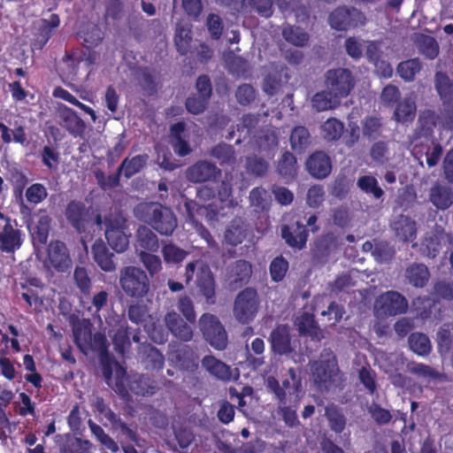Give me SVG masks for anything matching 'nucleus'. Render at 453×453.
Segmentation results:
<instances>
[{
    "mask_svg": "<svg viewBox=\"0 0 453 453\" xmlns=\"http://www.w3.org/2000/svg\"><path fill=\"white\" fill-rule=\"evenodd\" d=\"M45 265L58 273H65L72 267L69 250L65 242L57 240L49 243Z\"/></svg>",
    "mask_w": 453,
    "mask_h": 453,
    "instance_id": "12",
    "label": "nucleus"
},
{
    "mask_svg": "<svg viewBox=\"0 0 453 453\" xmlns=\"http://www.w3.org/2000/svg\"><path fill=\"white\" fill-rule=\"evenodd\" d=\"M221 175V170L214 163L199 160L186 171L187 179L193 183L216 180Z\"/></svg>",
    "mask_w": 453,
    "mask_h": 453,
    "instance_id": "16",
    "label": "nucleus"
},
{
    "mask_svg": "<svg viewBox=\"0 0 453 453\" xmlns=\"http://www.w3.org/2000/svg\"><path fill=\"white\" fill-rule=\"evenodd\" d=\"M431 203L439 210H446L453 203L452 189L441 184H434L429 194Z\"/></svg>",
    "mask_w": 453,
    "mask_h": 453,
    "instance_id": "26",
    "label": "nucleus"
},
{
    "mask_svg": "<svg viewBox=\"0 0 453 453\" xmlns=\"http://www.w3.org/2000/svg\"><path fill=\"white\" fill-rule=\"evenodd\" d=\"M164 321L169 332L178 340L184 342L192 340L194 332L191 326L177 312H167L165 315Z\"/></svg>",
    "mask_w": 453,
    "mask_h": 453,
    "instance_id": "18",
    "label": "nucleus"
},
{
    "mask_svg": "<svg viewBox=\"0 0 453 453\" xmlns=\"http://www.w3.org/2000/svg\"><path fill=\"white\" fill-rule=\"evenodd\" d=\"M130 328L128 326H120L118 328L112 337V343L117 353L124 356L130 349Z\"/></svg>",
    "mask_w": 453,
    "mask_h": 453,
    "instance_id": "44",
    "label": "nucleus"
},
{
    "mask_svg": "<svg viewBox=\"0 0 453 453\" xmlns=\"http://www.w3.org/2000/svg\"><path fill=\"white\" fill-rule=\"evenodd\" d=\"M306 168L312 177L322 180L332 171L331 158L324 151H315L307 158Z\"/></svg>",
    "mask_w": 453,
    "mask_h": 453,
    "instance_id": "19",
    "label": "nucleus"
},
{
    "mask_svg": "<svg viewBox=\"0 0 453 453\" xmlns=\"http://www.w3.org/2000/svg\"><path fill=\"white\" fill-rule=\"evenodd\" d=\"M91 407L96 412L104 415V418L111 423L113 428H119L121 433L130 441L138 443L139 434L137 432L130 428L127 423L123 422L121 418L106 404L104 399L101 396H96L91 402Z\"/></svg>",
    "mask_w": 453,
    "mask_h": 453,
    "instance_id": "11",
    "label": "nucleus"
},
{
    "mask_svg": "<svg viewBox=\"0 0 453 453\" xmlns=\"http://www.w3.org/2000/svg\"><path fill=\"white\" fill-rule=\"evenodd\" d=\"M391 226L395 236L403 242H413L417 237L416 222L409 216L399 215Z\"/></svg>",
    "mask_w": 453,
    "mask_h": 453,
    "instance_id": "22",
    "label": "nucleus"
},
{
    "mask_svg": "<svg viewBox=\"0 0 453 453\" xmlns=\"http://www.w3.org/2000/svg\"><path fill=\"white\" fill-rule=\"evenodd\" d=\"M282 36L287 42L296 47H304L310 40L307 32L293 25H287L282 28Z\"/></svg>",
    "mask_w": 453,
    "mask_h": 453,
    "instance_id": "32",
    "label": "nucleus"
},
{
    "mask_svg": "<svg viewBox=\"0 0 453 453\" xmlns=\"http://www.w3.org/2000/svg\"><path fill=\"white\" fill-rule=\"evenodd\" d=\"M341 101L336 99L334 95L330 94L329 89L317 92L311 98L312 107L318 111H324L336 108L340 105Z\"/></svg>",
    "mask_w": 453,
    "mask_h": 453,
    "instance_id": "36",
    "label": "nucleus"
},
{
    "mask_svg": "<svg viewBox=\"0 0 453 453\" xmlns=\"http://www.w3.org/2000/svg\"><path fill=\"white\" fill-rule=\"evenodd\" d=\"M289 268L288 261L283 256L274 257L269 265V273L273 281H281L288 273Z\"/></svg>",
    "mask_w": 453,
    "mask_h": 453,
    "instance_id": "46",
    "label": "nucleus"
},
{
    "mask_svg": "<svg viewBox=\"0 0 453 453\" xmlns=\"http://www.w3.org/2000/svg\"><path fill=\"white\" fill-rule=\"evenodd\" d=\"M104 223L105 225L104 235L111 248L118 253H122L128 248L129 235L125 229V223L118 219H111V217H105Z\"/></svg>",
    "mask_w": 453,
    "mask_h": 453,
    "instance_id": "13",
    "label": "nucleus"
},
{
    "mask_svg": "<svg viewBox=\"0 0 453 453\" xmlns=\"http://www.w3.org/2000/svg\"><path fill=\"white\" fill-rule=\"evenodd\" d=\"M281 236L290 248L302 250L306 247L309 231L303 223L297 220L291 225H284L281 227Z\"/></svg>",
    "mask_w": 453,
    "mask_h": 453,
    "instance_id": "17",
    "label": "nucleus"
},
{
    "mask_svg": "<svg viewBox=\"0 0 453 453\" xmlns=\"http://www.w3.org/2000/svg\"><path fill=\"white\" fill-rule=\"evenodd\" d=\"M375 309L381 316H396L405 313L408 302L402 294L393 290L387 291L376 299Z\"/></svg>",
    "mask_w": 453,
    "mask_h": 453,
    "instance_id": "10",
    "label": "nucleus"
},
{
    "mask_svg": "<svg viewBox=\"0 0 453 453\" xmlns=\"http://www.w3.org/2000/svg\"><path fill=\"white\" fill-rule=\"evenodd\" d=\"M344 130V125L335 118H330L322 125L323 136L327 141L340 139Z\"/></svg>",
    "mask_w": 453,
    "mask_h": 453,
    "instance_id": "48",
    "label": "nucleus"
},
{
    "mask_svg": "<svg viewBox=\"0 0 453 453\" xmlns=\"http://www.w3.org/2000/svg\"><path fill=\"white\" fill-rule=\"evenodd\" d=\"M418 48L419 51L429 59H434L439 54L438 42L429 35H422Z\"/></svg>",
    "mask_w": 453,
    "mask_h": 453,
    "instance_id": "59",
    "label": "nucleus"
},
{
    "mask_svg": "<svg viewBox=\"0 0 453 453\" xmlns=\"http://www.w3.org/2000/svg\"><path fill=\"white\" fill-rule=\"evenodd\" d=\"M269 165L268 163L262 157H258L257 156L248 157L246 158V169L247 172L250 174H253L257 177L264 176L268 171Z\"/></svg>",
    "mask_w": 453,
    "mask_h": 453,
    "instance_id": "57",
    "label": "nucleus"
},
{
    "mask_svg": "<svg viewBox=\"0 0 453 453\" xmlns=\"http://www.w3.org/2000/svg\"><path fill=\"white\" fill-rule=\"evenodd\" d=\"M357 186L362 191L372 195L376 199L381 198L384 195L383 189L379 186L377 179L373 176H361L357 180Z\"/></svg>",
    "mask_w": 453,
    "mask_h": 453,
    "instance_id": "50",
    "label": "nucleus"
},
{
    "mask_svg": "<svg viewBox=\"0 0 453 453\" xmlns=\"http://www.w3.org/2000/svg\"><path fill=\"white\" fill-rule=\"evenodd\" d=\"M148 155H136L132 158L126 157L120 164L119 172H122L125 178L129 179L141 172L146 165Z\"/></svg>",
    "mask_w": 453,
    "mask_h": 453,
    "instance_id": "34",
    "label": "nucleus"
},
{
    "mask_svg": "<svg viewBox=\"0 0 453 453\" xmlns=\"http://www.w3.org/2000/svg\"><path fill=\"white\" fill-rule=\"evenodd\" d=\"M251 274V264L243 259L237 260L232 268V276L234 277L232 283H234L235 287H242L249 282Z\"/></svg>",
    "mask_w": 453,
    "mask_h": 453,
    "instance_id": "38",
    "label": "nucleus"
},
{
    "mask_svg": "<svg viewBox=\"0 0 453 453\" xmlns=\"http://www.w3.org/2000/svg\"><path fill=\"white\" fill-rule=\"evenodd\" d=\"M119 283L124 293L131 297H143L150 288L146 273L135 266H127L120 271Z\"/></svg>",
    "mask_w": 453,
    "mask_h": 453,
    "instance_id": "5",
    "label": "nucleus"
},
{
    "mask_svg": "<svg viewBox=\"0 0 453 453\" xmlns=\"http://www.w3.org/2000/svg\"><path fill=\"white\" fill-rule=\"evenodd\" d=\"M297 168L296 158L289 151H285L278 160L277 172L287 182L296 177Z\"/></svg>",
    "mask_w": 453,
    "mask_h": 453,
    "instance_id": "30",
    "label": "nucleus"
},
{
    "mask_svg": "<svg viewBox=\"0 0 453 453\" xmlns=\"http://www.w3.org/2000/svg\"><path fill=\"white\" fill-rule=\"evenodd\" d=\"M136 249L147 252H157L159 242L157 234L148 226H140L136 231Z\"/></svg>",
    "mask_w": 453,
    "mask_h": 453,
    "instance_id": "27",
    "label": "nucleus"
},
{
    "mask_svg": "<svg viewBox=\"0 0 453 453\" xmlns=\"http://www.w3.org/2000/svg\"><path fill=\"white\" fill-rule=\"evenodd\" d=\"M73 280L80 291L87 296L91 289V279L86 268L76 266L73 273Z\"/></svg>",
    "mask_w": 453,
    "mask_h": 453,
    "instance_id": "58",
    "label": "nucleus"
},
{
    "mask_svg": "<svg viewBox=\"0 0 453 453\" xmlns=\"http://www.w3.org/2000/svg\"><path fill=\"white\" fill-rule=\"evenodd\" d=\"M416 116V104L411 99L399 102L395 109L394 117L397 122H411Z\"/></svg>",
    "mask_w": 453,
    "mask_h": 453,
    "instance_id": "40",
    "label": "nucleus"
},
{
    "mask_svg": "<svg viewBox=\"0 0 453 453\" xmlns=\"http://www.w3.org/2000/svg\"><path fill=\"white\" fill-rule=\"evenodd\" d=\"M23 365L25 369L31 372L25 375V380L31 383L35 388H41L42 386V377L36 372V365L33 356L30 354L24 355Z\"/></svg>",
    "mask_w": 453,
    "mask_h": 453,
    "instance_id": "49",
    "label": "nucleus"
},
{
    "mask_svg": "<svg viewBox=\"0 0 453 453\" xmlns=\"http://www.w3.org/2000/svg\"><path fill=\"white\" fill-rule=\"evenodd\" d=\"M75 342L78 346L82 349L93 351H106L107 339L105 335L100 332L93 334L91 330H84L83 332L74 331Z\"/></svg>",
    "mask_w": 453,
    "mask_h": 453,
    "instance_id": "20",
    "label": "nucleus"
},
{
    "mask_svg": "<svg viewBox=\"0 0 453 453\" xmlns=\"http://www.w3.org/2000/svg\"><path fill=\"white\" fill-rule=\"evenodd\" d=\"M178 310L185 317L188 322L195 323L196 314L194 308V303L190 296L188 295L180 296L178 299Z\"/></svg>",
    "mask_w": 453,
    "mask_h": 453,
    "instance_id": "60",
    "label": "nucleus"
},
{
    "mask_svg": "<svg viewBox=\"0 0 453 453\" xmlns=\"http://www.w3.org/2000/svg\"><path fill=\"white\" fill-rule=\"evenodd\" d=\"M410 349L419 356L428 355L431 351V343L428 336L422 333H412L408 338Z\"/></svg>",
    "mask_w": 453,
    "mask_h": 453,
    "instance_id": "42",
    "label": "nucleus"
},
{
    "mask_svg": "<svg viewBox=\"0 0 453 453\" xmlns=\"http://www.w3.org/2000/svg\"><path fill=\"white\" fill-rule=\"evenodd\" d=\"M338 372L337 365L330 360L316 361L311 365L312 379L319 389L328 390L334 384Z\"/></svg>",
    "mask_w": 453,
    "mask_h": 453,
    "instance_id": "14",
    "label": "nucleus"
},
{
    "mask_svg": "<svg viewBox=\"0 0 453 453\" xmlns=\"http://www.w3.org/2000/svg\"><path fill=\"white\" fill-rule=\"evenodd\" d=\"M388 145L384 141L375 142L370 149L372 159L380 165L385 164L388 160Z\"/></svg>",
    "mask_w": 453,
    "mask_h": 453,
    "instance_id": "61",
    "label": "nucleus"
},
{
    "mask_svg": "<svg viewBox=\"0 0 453 453\" xmlns=\"http://www.w3.org/2000/svg\"><path fill=\"white\" fill-rule=\"evenodd\" d=\"M325 416L330 429L335 434H342L347 425V418L342 410L335 405H328L325 410Z\"/></svg>",
    "mask_w": 453,
    "mask_h": 453,
    "instance_id": "33",
    "label": "nucleus"
},
{
    "mask_svg": "<svg viewBox=\"0 0 453 453\" xmlns=\"http://www.w3.org/2000/svg\"><path fill=\"white\" fill-rule=\"evenodd\" d=\"M382 123L378 117H366L363 121V135L368 139H376L381 134Z\"/></svg>",
    "mask_w": 453,
    "mask_h": 453,
    "instance_id": "53",
    "label": "nucleus"
},
{
    "mask_svg": "<svg viewBox=\"0 0 453 453\" xmlns=\"http://www.w3.org/2000/svg\"><path fill=\"white\" fill-rule=\"evenodd\" d=\"M247 229L244 220L240 217H235L227 226L224 238L226 244L237 246L246 238Z\"/></svg>",
    "mask_w": 453,
    "mask_h": 453,
    "instance_id": "25",
    "label": "nucleus"
},
{
    "mask_svg": "<svg viewBox=\"0 0 453 453\" xmlns=\"http://www.w3.org/2000/svg\"><path fill=\"white\" fill-rule=\"evenodd\" d=\"M281 87L282 83L280 74L277 73H270L265 77L263 82V90L268 96L276 95L280 90Z\"/></svg>",
    "mask_w": 453,
    "mask_h": 453,
    "instance_id": "64",
    "label": "nucleus"
},
{
    "mask_svg": "<svg viewBox=\"0 0 453 453\" xmlns=\"http://www.w3.org/2000/svg\"><path fill=\"white\" fill-rule=\"evenodd\" d=\"M174 359L181 370L195 372L198 368L199 357L188 345L179 347L174 352Z\"/></svg>",
    "mask_w": 453,
    "mask_h": 453,
    "instance_id": "24",
    "label": "nucleus"
},
{
    "mask_svg": "<svg viewBox=\"0 0 453 453\" xmlns=\"http://www.w3.org/2000/svg\"><path fill=\"white\" fill-rule=\"evenodd\" d=\"M65 217L68 224L79 234L95 231V226L102 229L104 220L100 212L87 206L81 200H71L65 209Z\"/></svg>",
    "mask_w": 453,
    "mask_h": 453,
    "instance_id": "2",
    "label": "nucleus"
},
{
    "mask_svg": "<svg viewBox=\"0 0 453 453\" xmlns=\"http://www.w3.org/2000/svg\"><path fill=\"white\" fill-rule=\"evenodd\" d=\"M51 222L52 219L47 213V211L45 210H40L35 234L37 240L42 244H45L47 242L49 234L51 228Z\"/></svg>",
    "mask_w": 453,
    "mask_h": 453,
    "instance_id": "47",
    "label": "nucleus"
},
{
    "mask_svg": "<svg viewBox=\"0 0 453 453\" xmlns=\"http://www.w3.org/2000/svg\"><path fill=\"white\" fill-rule=\"evenodd\" d=\"M434 87L441 101H453V81L447 73L436 72Z\"/></svg>",
    "mask_w": 453,
    "mask_h": 453,
    "instance_id": "37",
    "label": "nucleus"
},
{
    "mask_svg": "<svg viewBox=\"0 0 453 453\" xmlns=\"http://www.w3.org/2000/svg\"><path fill=\"white\" fill-rule=\"evenodd\" d=\"M22 232L16 220L0 211V250L13 255L23 244Z\"/></svg>",
    "mask_w": 453,
    "mask_h": 453,
    "instance_id": "8",
    "label": "nucleus"
},
{
    "mask_svg": "<svg viewBox=\"0 0 453 453\" xmlns=\"http://www.w3.org/2000/svg\"><path fill=\"white\" fill-rule=\"evenodd\" d=\"M257 122L258 119L255 115L244 114L240 119V123H238L236 126L237 132L240 133V135L236 140L235 143L240 144L242 139L244 140L248 136H250L252 130L257 125Z\"/></svg>",
    "mask_w": 453,
    "mask_h": 453,
    "instance_id": "51",
    "label": "nucleus"
},
{
    "mask_svg": "<svg viewBox=\"0 0 453 453\" xmlns=\"http://www.w3.org/2000/svg\"><path fill=\"white\" fill-rule=\"evenodd\" d=\"M271 351L277 356L288 357L295 352L292 344L290 328L288 325L279 324L271 332L269 336Z\"/></svg>",
    "mask_w": 453,
    "mask_h": 453,
    "instance_id": "15",
    "label": "nucleus"
},
{
    "mask_svg": "<svg viewBox=\"0 0 453 453\" xmlns=\"http://www.w3.org/2000/svg\"><path fill=\"white\" fill-rule=\"evenodd\" d=\"M250 206L256 212L267 211L270 206V196L262 187H256L251 189L249 196Z\"/></svg>",
    "mask_w": 453,
    "mask_h": 453,
    "instance_id": "39",
    "label": "nucleus"
},
{
    "mask_svg": "<svg viewBox=\"0 0 453 453\" xmlns=\"http://www.w3.org/2000/svg\"><path fill=\"white\" fill-rule=\"evenodd\" d=\"M324 83L325 88L330 90V94L342 101L353 90L356 79L349 69L338 67L326 72Z\"/></svg>",
    "mask_w": 453,
    "mask_h": 453,
    "instance_id": "4",
    "label": "nucleus"
},
{
    "mask_svg": "<svg viewBox=\"0 0 453 453\" xmlns=\"http://www.w3.org/2000/svg\"><path fill=\"white\" fill-rule=\"evenodd\" d=\"M289 140L292 150L301 153L311 144V134L305 127L297 126L291 131Z\"/></svg>",
    "mask_w": 453,
    "mask_h": 453,
    "instance_id": "35",
    "label": "nucleus"
},
{
    "mask_svg": "<svg viewBox=\"0 0 453 453\" xmlns=\"http://www.w3.org/2000/svg\"><path fill=\"white\" fill-rule=\"evenodd\" d=\"M188 252L175 244L168 243L162 248V255L167 264H178L188 256Z\"/></svg>",
    "mask_w": 453,
    "mask_h": 453,
    "instance_id": "55",
    "label": "nucleus"
},
{
    "mask_svg": "<svg viewBox=\"0 0 453 453\" xmlns=\"http://www.w3.org/2000/svg\"><path fill=\"white\" fill-rule=\"evenodd\" d=\"M203 367L214 378L222 381H230L233 378L232 370L229 365L217 359L215 357L208 355L203 357Z\"/></svg>",
    "mask_w": 453,
    "mask_h": 453,
    "instance_id": "23",
    "label": "nucleus"
},
{
    "mask_svg": "<svg viewBox=\"0 0 453 453\" xmlns=\"http://www.w3.org/2000/svg\"><path fill=\"white\" fill-rule=\"evenodd\" d=\"M199 328L205 341L214 349L224 350L228 343L227 334L219 318L203 313L199 319Z\"/></svg>",
    "mask_w": 453,
    "mask_h": 453,
    "instance_id": "6",
    "label": "nucleus"
},
{
    "mask_svg": "<svg viewBox=\"0 0 453 453\" xmlns=\"http://www.w3.org/2000/svg\"><path fill=\"white\" fill-rule=\"evenodd\" d=\"M259 306L257 292L253 288L242 289L234 303V316L241 324H249L254 320Z\"/></svg>",
    "mask_w": 453,
    "mask_h": 453,
    "instance_id": "7",
    "label": "nucleus"
},
{
    "mask_svg": "<svg viewBox=\"0 0 453 453\" xmlns=\"http://www.w3.org/2000/svg\"><path fill=\"white\" fill-rule=\"evenodd\" d=\"M441 250V242L435 234L426 237L421 243V251L423 255L434 258Z\"/></svg>",
    "mask_w": 453,
    "mask_h": 453,
    "instance_id": "62",
    "label": "nucleus"
},
{
    "mask_svg": "<svg viewBox=\"0 0 453 453\" xmlns=\"http://www.w3.org/2000/svg\"><path fill=\"white\" fill-rule=\"evenodd\" d=\"M138 256L140 261L151 276H154L162 270L161 259L157 255L153 254V252L140 250Z\"/></svg>",
    "mask_w": 453,
    "mask_h": 453,
    "instance_id": "52",
    "label": "nucleus"
},
{
    "mask_svg": "<svg viewBox=\"0 0 453 453\" xmlns=\"http://www.w3.org/2000/svg\"><path fill=\"white\" fill-rule=\"evenodd\" d=\"M92 443L88 440L68 437L61 447V453H92Z\"/></svg>",
    "mask_w": 453,
    "mask_h": 453,
    "instance_id": "43",
    "label": "nucleus"
},
{
    "mask_svg": "<svg viewBox=\"0 0 453 453\" xmlns=\"http://www.w3.org/2000/svg\"><path fill=\"white\" fill-rule=\"evenodd\" d=\"M365 16L355 7L345 5L335 8L328 17L330 27L337 31H347L365 24Z\"/></svg>",
    "mask_w": 453,
    "mask_h": 453,
    "instance_id": "9",
    "label": "nucleus"
},
{
    "mask_svg": "<svg viewBox=\"0 0 453 453\" xmlns=\"http://www.w3.org/2000/svg\"><path fill=\"white\" fill-rule=\"evenodd\" d=\"M422 65L418 58H411L398 64L396 71L399 76L406 81L414 80L416 74L421 70Z\"/></svg>",
    "mask_w": 453,
    "mask_h": 453,
    "instance_id": "45",
    "label": "nucleus"
},
{
    "mask_svg": "<svg viewBox=\"0 0 453 453\" xmlns=\"http://www.w3.org/2000/svg\"><path fill=\"white\" fill-rule=\"evenodd\" d=\"M211 156L216 158L221 166L234 165L236 163V152L234 146L220 142L211 150Z\"/></svg>",
    "mask_w": 453,
    "mask_h": 453,
    "instance_id": "31",
    "label": "nucleus"
},
{
    "mask_svg": "<svg viewBox=\"0 0 453 453\" xmlns=\"http://www.w3.org/2000/svg\"><path fill=\"white\" fill-rule=\"evenodd\" d=\"M134 216L161 235L170 236L178 226L173 210L157 202H142L134 208Z\"/></svg>",
    "mask_w": 453,
    "mask_h": 453,
    "instance_id": "1",
    "label": "nucleus"
},
{
    "mask_svg": "<svg viewBox=\"0 0 453 453\" xmlns=\"http://www.w3.org/2000/svg\"><path fill=\"white\" fill-rule=\"evenodd\" d=\"M185 283L188 285L195 278L199 294L207 304L216 303V280L209 265L201 259L189 262L185 266Z\"/></svg>",
    "mask_w": 453,
    "mask_h": 453,
    "instance_id": "3",
    "label": "nucleus"
},
{
    "mask_svg": "<svg viewBox=\"0 0 453 453\" xmlns=\"http://www.w3.org/2000/svg\"><path fill=\"white\" fill-rule=\"evenodd\" d=\"M405 277L411 286L424 288L429 280L430 273L425 265L414 263L406 268Z\"/></svg>",
    "mask_w": 453,
    "mask_h": 453,
    "instance_id": "29",
    "label": "nucleus"
},
{
    "mask_svg": "<svg viewBox=\"0 0 453 453\" xmlns=\"http://www.w3.org/2000/svg\"><path fill=\"white\" fill-rule=\"evenodd\" d=\"M142 353L146 369L159 372L164 368L165 357L152 344H143L142 347Z\"/></svg>",
    "mask_w": 453,
    "mask_h": 453,
    "instance_id": "28",
    "label": "nucleus"
},
{
    "mask_svg": "<svg viewBox=\"0 0 453 453\" xmlns=\"http://www.w3.org/2000/svg\"><path fill=\"white\" fill-rule=\"evenodd\" d=\"M26 198L29 203L39 204L48 196L46 187L42 183H34L26 189Z\"/></svg>",
    "mask_w": 453,
    "mask_h": 453,
    "instance_id": "56",
    "label": "nucleus"
},
{
    "mask_svg": "<svg viewBox=\"0 0 453 453\" xmlns=\"http://www.w3.org/2000/svg\"><path fill=\"white\" fill-rule=\"evenodd\" d=\"M208 104L209 101L205 98L192 95L186 99L185 107L188 112L193 115H198L205 111Z\"/></svg>",
    "mask_w": 453,
    "mask_h": 453,
    "instance_id": "63",
    "label": "nucleus"
},
{
    "mask_svg": "<svg viewBox=\"0 0 453 453\" xmlns=\"http://www.w3.org/2000/svg\"><path fill=\"white\" fill-rule=\"evenodd\" d=\"M192 42V32L190 29H186L184 27H180L177 29L175 36H174V43L177 49V51L185 56L188 52L190 49V44Z\"/></svg>",
    "mask_w": 453,
    "mask_h": 453,
    "instance_id": "54",
    "label": "nucleus"
},
{
    "mask_svg": "<svg viewBox=\"0 0 453 453\" xmlns=\"http://www.w3.org/2000/svg\"><path fill=\"white\" fill-rule=\"evenodd\" d=\"M88 425L92 434L103 446L112 453H117L119 450L118 443L108 434H106L99 425L95 423L92 419L88 421Z\"/></svg>",
    "mask_w": 453,
    "mask_h": 453,
    "instance_id": "41",
    "label": "nucleus"
},
{
    "mask_svg": "<svg viewBox=\"0 0 453 453\" xmlns=\"http://www.w3.org/2000/svg\"><path fill=\"white\" fill-rule=\"evenodd\" d=\"M94 261L104 272H113L116 265L113 260L114 254L111 252L102 239L96 240L91 247Z\"/></svg>",
    "mask_w": 453,
    "mask_h": 453,
    "instance_id": "21",
    "label": "nucleus"
}]
</instances>
